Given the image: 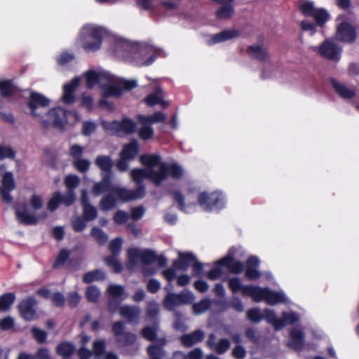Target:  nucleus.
<instances>
[{
    "label": "nucleus",
    "instance_id": "864d4df0",
    "mask_svg": "<svg viewBox=\"0 0 359 359\" xmlns=\"http://www.w3.org/2000/svg\"><path fill=\"white\" fill-rule=\"evenodd\" d=\"M75 168L80 172H86L88 170L90 165V161L85 158H79L73 161Z\"/></svg>",
    "mask_w": 359,
    "mask_h": 359
},
{
    "label": "nucleus",
    "instance_id": "20e7f679",
    "mask_svg": "<svg viewBox=\"0 0 359 359\" xmlns=\"http://www.w3.org/2000/svg\"><path fill=\"white\" fill-rule=\"evenodd\" d=\"M123 48L127 52V60L137 66H149L156 59V49L152 46L145 43H124Z\"/></svg>",
    "mask_w": 359,
    "mask_h": 359
},
{
    "label": "nucleus",
    "instance_id": "49530a36",
    "mask_svg": "<svg viewBox=\"0 0 359 359\" xmlns=\"http://www.w3.org/2000/svg\"><path fill=\"white\" fill-rule=\"evenodd\" d=\"M14 86L10 81H5L0 82V93L3 97H8L13 94Z\"/></svg>",
    "mask_w": 359,
    "mask_h": 359
},
{
    "label": "nucleus",
    "instance_id": "ea45409f",
    "mask_svg": "<svg viewBox=\"0 0 359 359\" xmlns=\"http://www.w3.org/2000/svg\"><path fill=\"white\" fill-rule=\"evenodd\" d=\"M165 118L166 116L161 112H156L154 114L148 116H139V120L142 124L161 123L164 121Z\"/></svg>",
    "mask_w": 359,
    "mask_h": 359
},
{
    "label": "nucleus",
    "instance_id": "37998d69",
    "mask_svg": "<svg viewBox=\"0 0 359 359\" xmlns=\"http://www.w3.org/2000/svg\"><path fill=\"white\" fill-rule=\"evenodd\" d=\"M147 352L149 359H163L165 356V353L160 346L151 345L148 347Z\"/></svg>",
    "mask_w": 359,
    "mask_h": 359
},
{
    "label": "nucleus",
    "instance_id": "7ed1b4c3",
    "mask_svg": "<svg viewBox=\"0 0 359 359\" xmlns=\"http://www.w3.org/2000/svg\"><path fill=\"white\" fill-rule=\"evenodd\" d=\"M86 84L88 88H93L95 85L102 90L103 99L100 101V105L111 110L113 109L105 98L107 97H118L123 90H131L137 86V81L126 80L114 77L109 72L102 70L91 69L84 74Z\"/></svg>",
    "mask_w": 359,
    "mask_h": 359
},
{
    "label": "nucleus",
    "instance_id": "680f3d73",
    "mask_svg": "<svg viewBox=\"0 0 359 359\" xmlns=\"http://www.w3.org/2000/svg\"><path fill=\"white\" fill-rule=\"evenodd\" d=\"M159 312V306L155 301L147 303V315L149 318H154Z\"/></svg>",
    "mask_w": 359,
    "mask_h": 359
},
{
    "label": "nucleus",
    "instance_id": "4c0bfd02",
    "mask_svg": "<svg viewBox=\"0 0 359 359\" xmlns=\"http://www.w3.org/2000/svg\"><path fill=\"white\" fill-rule=\"evenodd\" d=\"M104 278V271L100 269H95L86 273L83 277V281L86 283H90L93 281L102 280Z\"/></svg>",
    "mask_w": 359,
    "mask_h": 359
},
{
    "label": "nucleus",
    "instance_id": "a211bd4d",
    "mask_svg": "<svg viewBox=\"0 0 359 359\" xmlns=\"http://www.w3.org/2000/svg\"><path fill=\"white\" fill-rule=\"evenodd\" d=\"M216 336L214 334H210L207 341L208 346L212 351L219 354H222L226 352L230 348V341L226 339H222L217 342L215 341Z\"/></svg>",
    "mask_w": 359,
    "mask_h": 359
},
{
    "label": "nucleus",
    "instance_id": "2f4dec72",
    "mask_svg": "<svg viewBox=\"0 0 359 359\" xmlns=\"http://www.w3.org/2000/svg\"><path fill=\"white\" fill-rule=\"evenodd\" d=\"M142 250L140 248H130L128 250V267L130 269L135 268L141 263Z\"/></svg>",
    "mask_w": 359,
    "mask_h": 359
},
{
    "label": "nucleus",
    "instance_id": "774afa93",
    "mask_svg": "<svg viewBox=\"0 0 359 359\" xmlns=\"http://www.w3.org/2000/svg\"><path fill=\"white\" fill-rule=\"evenodd\" d=\"M83 152V147L78 144L71 146L69 149V154L74 158V161L81 158Z\"/></svg>",
    "mask_w": 359,
    "mask_h": 359
},
{
    "label": "nucleus",
    "instance_id": "412c9836",
    "mask_svg": "<svg viewBox=\"0 0 359 359\" xmlns=\"http://www.w3.org/2000/svg\"><path fill=\"white\" fill-rule=\"evenodd\" d=\"M233 249H231L226 257L219 260V263L224 265L231 272L238 274L243 271V265L241 262L233 258Z\"/></svg>",
    "mask_w": 359,
    "mask_h": 359
},
{
    "label": "nucleus",
    "instance_id": "8fccbe9b",
    "mask_svg": "<svg viewBox=\"0 0 359 359\" xmlns=\"http://www.w3.org/2000/svg\"><path fill=\"white\" fill-rule=\"evenodd\" d=\"M211 301L208 299L201 300L197 304L193 305V309L196 314H201L206 311L210 306Z\"/></svg>",
    "mask_w": 359,
    "mask_h": 359
},
{
    "label": "nucleus",
    "instance_id": "bb28decb",
    "mask_svg": "<svg viewBox=\"0 0 359 359\" xmlns=\"http://www.w3.org/2000/svg\"><path fill=\"white\" fill-rule=\"evenodd\" d=\"M331 84L336 93L344 99H350L355 95V90L334 79L331 80Z\"/></svg>",
    "mask_w": 359,
    "mask_h": 359
},
{
    "label": "nucleus",
    "instance_id": "7c9ffc66",
    "mask_svg": "<svg viewBox=\"0 0 359 359\" xmlns=\"http://www.w3.org/2000/svg\"><path fill=\"white\" fill-rule=\"evenodd\" d=\"M144 102L149 106H154L156 104H160L161 107L165 108L168 106V102L163 100V97L161 93V89L158 88L155 92L148 95L145 99Z\"/></svg>",
    "mask_w": 359,
    "mask_h": 359
},
{
    "label": "nucleus",
    "instance_id": "6e6552de",
    "mask_svg": "<svg viewBox=\"0 0 359 359\" xmlns=\"http://www.w3.org/2000/svg\"><path fill=\"white\" fill-rule=\"evenodd\" d=\"M198 203L205 211L219 210L224 207L225 198L221 191L202 192L198 196Z\"/></svg>",
    "mask_w": 359,
    "mask_h": 359
},
{
    "label": "nucleus",
    "instance_id": "603ef678",
    "mask_svg": "<svg viewBox=\"0 0 359 359\" xmlns=\"http://www.w3.org/2000/svg\"><path fill=\"white\" fill-rule=\"evenodd\" d=\"M160 0H138V6L144 10H156L159 6Z\"/></svg>",
    "mask_w": 359,
    "mask_h": 359
},
{
    "label": "nucleus",
    "instance_id": "b1692460",
    "mask_svg": "<svg viewBox=\"0 0 359 359\" xmlns=\"http://www.w3.org/2000/svg\"><path fill=\"white\" fill-rule=\"evenodd\" d=\"M81 204L83 210V216L86 221H91L97 217V210L92 206L88 200V194L86 190L81 191Z\"/></svg>",
    "mask_w": 359,
    "mask_h": 359
},
{
    "label": "nucleus",
    "instance_id": "4d7b16f0",
    "mask_svg": "<svg viewBox=\"0 0 359 359\" xmlns=\"http://www.w3.org/2000/svg\"><path fill=\"white\" fill-rule=\"evenodd\" d=\"M116 256L114 255L109 256L104 259V261L109 266L113 268L116 273H119L122 270V266Z\"/></svg>",
    "mask_w": 359,
    "mask_h": 359
},
{
    "label": "nucleus",
    "instance_id": "9d476101",
    "mask_svg": "<svg viewBox=\"0 0 359 359\" xmlns=\"http://www.w3.org/2000/svg\"><path fill=\"white\" fill-rule=\"evenodd\" d=\"M194 300V294L184 290L179 294L169 292L164 299L163 305L169 311H173L176 307L183 304H189Z\"/></svg>",
    "mask_w": 359,
    "mask_h": 359
},
{
    "label": "nucleus",
    "instance_id": "6ab92c4d",
    "mask_svg": "<svg viewBox=\"0 0 359 359\" xmlns=\"http://www.w3.org/2000/svg\"><path fill=\"white\" fill-rule=\"evenodd\" d=\"M182 0L160 1L158 9L166 15H177L181 11V1Z\"/></svg>",
    "mask_w": 359,
    "mask_h": 359
},
{
    "label": "nucleus",
    "instance_id": "a18cd8bd",
    "mask_svg": "<svg viewBox=\"0 0 359 359\" xmlns=\"http://www.w3.org/2000/svg\"><path fill=\"white\" fill-rule=\"evenodd\" d=\"M15 301L13 293H6L0 297V310H8Z\"/></svg>",
    "mask_w": 359,
    "mask_h": 359
},
{
    "label": "nucleus",
    "instance_id": "6e6d98bb",
    "mask_svg": "<svg viewBox=\"0 0 359 359\" xmlns=\"http://www.w3.org/2000/svg\"><path fill=\"white\" fill-rule=\"evenodd\" d=\"M143 125L144 126L139 130V137L144 140L152 138L154 136L153 128L151 126H147V124Z\"/></svg>",
    "mask_w": 359,
    "mask_h": 359
},
{
    "label": "nucleus",
    "instance_id": "2eb2a0df",
    "mask_svg": "<svg viewBox=\"0 0 359 359\" xmlns=\"http://www.w3.org/2000/svg\"><path fill=\"white\" fill-rule=\"evenodd\" d=\"M247 53L250 58L261 62H268L271 59L268 47L263 41L250 46Z\"/></svg>",
    "mask_w": 359,
    "mask_h": 359
},
{
    "label": "nucleus",
    "instance_id": "c9c22d12",
    "mask_svg": "<svg viewBox=\"0 0 359 359\" xmlns=\"http://www.w3.org/2000/svg\"><path fill=\"white\" fill-rule=\"evenodd\" d=\"M95 164L102 170L109 172L113 166V162L109 156H98L95 160Z\"/></svg>",
    "mask_w": 359,
    "mask_h": 359
},
{
    "label": "nucleus",
    "instance_id": "13d9d810",
    "mask_svg": "<svg viewBox=\"0 0 359 359\" xmlns=\"http://www.w3.org/2000/svg\"><path fill=\"white\" fill-rule=\"evenodd\" d=\"M61 194L60 192H55L48 203V208L50 211L55 210L59 204L61 203Z\"/></svg>",
    "mask_w": 359,
    "mask_h": 359
},
{
    "label": "nucleus",
    "instance_id": "dca6fc26",
    "mask_svg": "<svg viewBox=\"0 0 359 359\" xmlns=\"http://www.w3.org/2000/svg\"><path fill=\"white\" fill-rule=\"evenodd\" d=\"M15 184L12 172H5L2 178L1 185L0 186V196L4 202L9 203L12 201L10 192L15 189Z\"/></svg>",
    "mask_w": 359,
    "mask_h": 359
},
{
    "label": "nucleus",
    "instance_id": "338daca9",
    "mask_svg": "<svg viewBox=\"0 0 359 359\" xmlns=\"http://www.w3.org/2000/svg\"><path fill=\"white\" fill-rule=\"evenodd\" d=\"M261 311L259 309H252L248 311V318L254 323H258L262 319Z\"/></svg>",
    "mask_w": 359,
    "mask_h": 359
},
{
    "label": "nucleus",
    "instance_id": "69168bd1",
    "mask_svg": "<svg viewBox=\"0 0 359 359\" xmlns=\"http://www.w3.org/2000/svg\"><path fill=\"white\" fill-rule=\"evenodd\" d=\"M122 244L123 240L120 238L111 241L109 243V250L111 253L114 255H117L121 250Z\"/></svg>",
    "mask_w": 359,
    "mask_h": 359
},
{
    "label": "nucleus",
    "instance_id": "cd10ccee",
    "mask_svg": "<svg viewBox=\"0 0 359 359\" xmlns=\"http://www.w3.org/2000/svg\"><path fill=\"white\" fill-rule=\"evenodd\" d=\"M238 32L236 29H226L213 35L209 41L210 45L224 42L226 41L238 37Z\"/></svg>",
    "mask_w": 359,
    "mask_h": 359
},
{
    "label": "nucleus",
    "instance_id": "473e14b6",
    "mask_svg": "<svg viewBox=\"0 0 359 359\" xmlns=\"http://www.w3.org/2000/svg\"><path fill=\"white\" fill-rule=\"evenodd\" d=\"M179 257L180 260L175 262L174 265L176 268L182 270H187L196 260L191 253H180Z\"/></svg>",
    "mask_w": 359,
    "mask_h": 359
},
{
    "label": "nucleus",
    "instance_id": "aec40b11",
    "mask_svg": "<svg viewBox=\"0 0 359 359\" xmlns=\"http://www.w3.org/2000/svg\"><path fill=\"white\" fill-rule=\"evenodd\" d=\"M259 260L257 257L252 256L246 262L245 276L249 280H253L259 278L262 276L258 270Z\"/></svg>",
    "mask_w": 359,
    "mask_h": 359
},
{
    "label": "nucleus",
    "instance_id": "09e8293b",
    "mask_svg": "<svg viewBox=\"0 0 359 359\" xmlns=\"http://www.w3.org/2000/svg\"><path fill=\"white\" fill-rule=\"evenodd\" d=\"M91 236L101 245L105 243L108 240L107 235L97 227H93L92 229Z\"/></svg>",
    "mask_w": 359,
    "mask_h": 359
},
{
    "label": "nucleus",
    "instance_id": "4be33fe9",
    "mask_svg": "<svg viewBox=\"0 0 359 359\" xmlns=\"http://www.w3.org/2000/svg\"><path fill=\"white\" fill-rule=\"evenodd\" d=\"M120 315L130 323L137 322L141 313L139 306L125 305L119 309Z\"/></svg>",
    "mask_w": 359,
    "mask_h": 359
},
{
    "label": "nucleus",
    "instance_id": "c03bdc74",
    "mask_svg": "<svg viewBox=\"0 0 359 359\" xmlns=\"http://www.w3.org/2000/svg\"><path fill=\"white\" fill-rule=\"evenodd\" d=\"M56 351L60 355L68 357L74 353V348L72 344L63 342L57 346Z\"/></svg>",
    "mask_w": 359,
    "mask_h": 359
},
{
    "label": "nucleus",
    "instance_id": "9b49d317",
    "mask_svg": "<svg viewBox=\"0 0 359 359\" xmlns=\"http://www.w3.org/2000/svg\"><path fill=\"white\" fill-rule=\"evenodd\" d=\"M300 10L303 14L308 17H313L318 26H323L329 19L330 15L323 8H317L313 3L311 1H304L299 6Z\"/></svg>",
    "mask_w": 359,
    "mask_h": 359
},
{
    "label": "nucleus",
    "instance_id": "f03ea898",
    "mask_svg": "<svg viewBox=\"0 0 359 359\" xmlns=\"http://www.w3.org/2000/svg\"><path fill=\"white\" fill-rule=\"evenodd\" d=\"M49 100L41 94L32 93L29 101L31 114L45 128L53 126L61 128L69 122L74 124L80 119L79 114L75 111H67L62 108H55L47 113L46 107L49 104Z\"/></svg>",
    "mask_w": 359,
    "mask_h": 359
},
{
    "label": "nucleus",
    "instance_id": "f704fd0d",
    "mask_svg": "<svg viewBox=\"0 0 359 359\" xmlns=\"http://www.w3.org/2000/svg\"><path fill=\"white\" fill-rule=\"evenodd\" d=\"M117 201L118 200L116 195L111 194L110 191L108 194L102 198L100 203V207L102 210L107 211L114 208Z\"/></svg>",
    "mask_w": 359,
    "mask_h": 359
},
{
    "label": "nucleus",
    "instance_id": "bf43d9fd",
    "mask_svg": "<svg viewBox=\"0 0 359 359\" xmlns=\"http://www.w3.org/2000/svg\"><path fill=\"white\" fill-rule=\"evenodd\" d=\"M86 297L90 302H96L100 297V292L95 286H90L86 290Z\"/></svg>",
    "mask_w": 359,
    "mask_h": 359
},
{
    "label": "nucleus",
    "instance_id": "ddd939ff",
    "mask_svg": "<svg viewBox=\"0 0 359 359\" xmlns=\"http://www.w3.org/2000/svg\"><path fill=\"white\" fill-rule=\"evenodd\" d=\"M357 37L355 27L348 22L341 21L337 25L336 39L341 42L351 43Z\"/></svg>",
    "mask_w": 359,
    "mask_h": 359
},
{
    "label": "nucleus",
    "instance_id": "c85d7f7f",
    "mask_svg": "<svg viewBox=\"0 0 359 359\" xmlns=\"http://www.w3.org/2000/svg\"><path fill=\"white\" fill-rule=\"evenodd\" d=\"M304 334L303 332L299 329L294 328L290 332V341L289 346L294 349H302L304 344Z\"/></svg>",
    "mask_w": 359,
    "mask_h": 359
},
{
    "label": "nucleus",
    "instance_id": "a878e982",
    "mask_svg": "<svg viewBox=\"0 0 359 359\" xmlns=\"http://www.w3.org/2000/svg\"><path fill=\"white\" fill-rule=\"evenodd\" d=\"M204 338L205 332L201 330H197L191 334L182 336L180 339L184 346L190 347L197 343L202 341Z\"/></svg>",
    "mask_w": 359,
    "mask_h": 359
},
{
    "label": "nucleus",
    "instance_id": "1a4fd4ad",
    "mask_svg": "<svg viewBox=\"0 0 359 359\" xmlns=\"http://www.w3.org/2000/svg\"><path fill=\"white\" fill-rule=\"evenodd\" d=\"M102 125L107 133L118 136L131 134L136 129L135 123L129 118H123L121 121L111 123L102 121Z\"/></svg>",
    "mask_w": 359,
    "mask_h": 359
},
{
    "label": "nucleus",
    "instance_id": "e433bc0d",
    "mask_svg": "<svg viewBox=\"0 0 359 359\" xmlns=\"http://www.w3.org/2000/svg\"><path fill=\"white\" fill-rule=\"evenodd\" d=\"M234 8L233 5L231 4L222 5L217 11H216V18L218 20H226L233 15Z\"/></svg>",
    "mask_w": 359,
    "mask_h": 359
},
{
    "label": "nucleus",
    "instance_id": "79ce46f5",
    "mask_svg": "<svg viewBox=\"0 0 359 359\" xmlns=\"http://www.w3.org/2000/svg\"><path fill=\"white\" fill-rule=\"evenodd\" d=\"M299 319L298 314L295 312H283L280 318V324H283V327L286 325H291L297 322Z\"/></svg>",
    "mask_w": 359,
    "mask_h": 359
},
{
    "label": "nucleus",
    "instance_id": "72a5a7b5",
    "mask_svg": "<svg viewBox=\"0 0 359 359\" xmlns=\"http://www.w3.org/2000/svg\"><path fill=\"white\" fill-rule=\"evenodd\" d=\"M138 154V143L136 140H133L130 143L126 144L121 153V156L129 160H133Z\"/></svg>",
    "mask_w": 359,
    "mask_h": 359
},
{
    "label": "nucleus",
    "instance_id": "052dcab7",
    "mask_svg": "<svg viewBox=\"0 0 359 359\" xmlns=\"http://www.w3.org/2000/svg\"><path fill=\"white\" fill-rule=\"evenodd\" d=\"M79 178L76 175L67 176L65 181L67 191H74V189L79 185Z\"/></svg>",
    "mask_w": 359,
    "mask_h": 359
},
{
    "label": "nucleus",
    "instance_id": "4468645a",
    "mask_svg": "<svg viewBox=\"0 0 359 359\" xmlns=\"http://www.w3.org/2000/svg\"><path fill=\"white\" fill-rule=\"evenodd\" d=\"M15 215L19 222L26 225H34L38 222L46 217V212H43L40 215H36L34 212H31L28 210L26 205H17L15 207Z\"/></svg>",
    "mask_w": 359,
    "mask_h": 359
},
{
    "label": "nucleus",
    "instance_id": "0eeeda50",
    "mask_svg": "<svg viewBox=\"0 0 359 359\" xmlns=\"http://www.w3.org/2000/svg\"><path fill=\"white\" fill-rule=\"evenodd\" d=\"M311 50L322 57L333 62H338L341 59L342 47L333 40L325 39L319 46H312Z\"/></svg>",
    "mask_w": 359,
    "mask_h": 359
},
{
    "label": "nucleus",
    "instance_id": "de8ad7c7",
    "mask_svg": "<svg viewBox=\"0 0 359 359\" xmlns=\"http://www.w3.org/2000/svg\"><path fill=\"white\" fill-rule=\"evenodd\" d=\"M224 266L223 264H220L219 261L216 263L215 266L208 272V278L210 280H215L220 278L224 273L222 267Z\"/></svg>",
    "mask_w": 359,
    "mask_h": 359
},
{
    "label": "nucleus",
    "instance_id": "f257e3e1",
    "mask_svg": "<svg viewBox=\"0 0 359 359\" xmlns=\"http://www.w3.org/2000/svg\"><path fill=\"white\" fill-rule=\"evenodd\" d=\"M140 161L145 168L133 169L130 172L133 180L137 185L135 189H128L117 185L111 187L110 191L116 195L118 201L127 202L143 198L145 195V187L142 181L146 178L155 185L159 186L169 175L177 180L184 175V170L180 165L163 162L157 154L141 155Z\"/></svg>",
    "mask_w": 359,
    "mask_h": 359
},
{
    "label": "nucleus",
    "instance_id": "e2e57ef3",
    "mask_svg": "<svg viewBox=\"0 0 359 359\" xmlns=\"http://www.w3.org/2000/svg\"><path fill=\"white\" fill-rule=\"evenodd\" d=\"M32 333L33 334L34 338L40 344H42L46 341L47 338V333L39 328L32 327Z\"/></svg>",
    "mask_w": 359,
    "mask_h": 359
},
{
    "label": "nucleus",
    "instance_id": "393cba45",
    "mask_svg": "<svg viewBox=\"0 0 359 359\" xmlns=\"http://www.w3.org/2000/svg\"><path fill=\"white\" fill-rule=\"evenodd\" d=\"M229 287L233 292L241 291L244 296H249L252 298L251 288L256 287L255 285H243L240 278L235 277L230 278L228 281Z\"/></svg>",
    "mask_w": 359,
    "mask_h": 359
},
{
    "label": "nucleus",
    "instance_id": "39448f33",
    "mask_svg": "<svg viewBox=\"0 0 359 359\" xmlns=\"http://www.w3.org/2000/svg\"><path fill=\"white\" fill-rule=\"evenodd\" d=\"M103 34L104 30L100 27L86 25L80 32L79 41L86 51H95L100 48Z\"/></svg>",
    "mask_w": 359,
    "mask_h": 359
},
{
    "label": "nucleus",
    "instance_id": "5701e85b",
    "mask_svg": "<svg viewBox=\"0 0 359 359\" xmlns=\"http://www.w3.org/2000/svg\"><path fill=\"white\" fill-rule=\"evenodd\" d=\"M80 83V79L78 77L72 79L69 83L63 86L62 100L65 103L70 104L74 101V93Z\"/></svg>",
    "mask_w": 359,
    "mask_h": 359
},
{
    "label": "nucleus",
    "instance_id": "f3484780",
    "mask_svg": "<svg viewBox=\"0 0 359 359\" xmlns=\"http://www.w3.org/2000/svg\"><path fill=\"white\" fill-rule=\"evenodd\" d=\"M36 302L34 297L23 300L19 304L21 316L27 320H34L38 318L34 306Z\"/></svg>",
    "mask_w": 359,
    "mask_h": 359
},
{
    "label": "nucleus",
    "instance_id": "3c124183",
    "mask_svg": "<svg viewBox=\"0 0 359 359\" xmlns=\"http://www.w3.org/2000/svg\"><path fill=\"white\" fill-rule=\"evenodd\" d=\"M157 260L155 253L149 250H142L141 264H150Z\"/></svg>",
    "mask_w": 359,
    "mask_h": 359
},
{
    "label": "nucleus",
    "instance_id": "58836bf2",
    "mask_svg": "<svg viewBox=\"0 0 359 359\" xmlns=\"http://www.w3.org/2000/svg\"><path fill=\"white\" fill-rule=\"evenodd\" d=\"M262 318H264L267 322L272 324L276 330H280L283 327V324H280V318H277L273 310L265 309Z\"/></svg>",
    "mask_w": 359,
    "mask_h": 359
},
{
    "label": "nucleus",
    "instance_id": "423d86ee",
    "mask_svg": "<svg viewBox=\"0 0 359 359\" xmlns=\"http://www.w3.org/2000/svg\"><path fill=\"white\" fill-rule=\"evenodd\" d=\"M251 290L252 299L259 302L265 301L269 305H276L281 303H287V298L283 291H273L268 287L256 286Z\"/></svg>",
    "mask_w": 359,
    "mask_h": 359
},
{
    "label": "nucleus",
    "instance_id": "c756f323",
    "mask_svg": "<svg viewBox=\"0 0 359 359\" xmlns=\"http://www.w3.org/2000/svg\"><path fill=\"white\" fill-rule=\"evenodd\" d=\"M111 187L110 177L108 175L105 174L100 182H96L94 184L92 193L94 196H97L105 191H110Z\"/></svg>",
    "mask_w": 359,
    "mask_h": 359
},
{
    "label": "nucleus",
    "instance_id": "5fc2aeb1",
    "mask_svg": "<svg viewBox=\"0 0 359 359\" xmlns=\"http://www.w3.org/2000/svg\"><path fill=\"white\" fill-rule=\"evenodd\" d=\"M15 156V151L12 149V147L7 145L0 144V160L5 158L13 159Z\"/></svg>",
    "mask_w": 359,
    "mask_h": 359
},
{
    "label": "nucleus",
    "instance_id": "0e129e2a",
    "mask_svg": "<svg viewBox=\"0 0 359 359\" xmlns=\"http://www.w3.org/2000/svg\"><path fill=\"white\" fill-rule=\"evenodd\" d=\"M76 199V195L74 191H67L64 195H61V203L66 206H69L74 203Z\"/></svg>",
    "mask_w": 359,
    "mask_h": 359
},
{
    "label": "nucleus",
    "instance_id": "f8f14e48",
    "mask_svg": "<svg viewBox=\"0 0 359 359\" xmlns=\"http://www.w3.org/2000/svg\"><path fill=\"white\" fill-rule=\"evenodd\" d=\"M112 330L120 346L124 347L132 345L137 339L135 334L125 332L124 323L121 321L116 322L113 325Z\"/></svg>",
    "mask_w": 359,
    "mask_h": 359
},
{
    "label": "nucleus",
    "instance_id": "a19ab883",
    "mask_svg": "<svg viewBox=\"0 0 359 359\" xmlns=\"http://www.w3.org/2000/svg\"><path fill=\"white\" fill-rule=\"evenodd\" d=\"M107 291L111 296L115 298H120L123 300L127 297V294H125L124 287L119 285H110Z\"/></svg>",
    "mask_w": 359,
    "mask_h": 359
}]
</instances>
